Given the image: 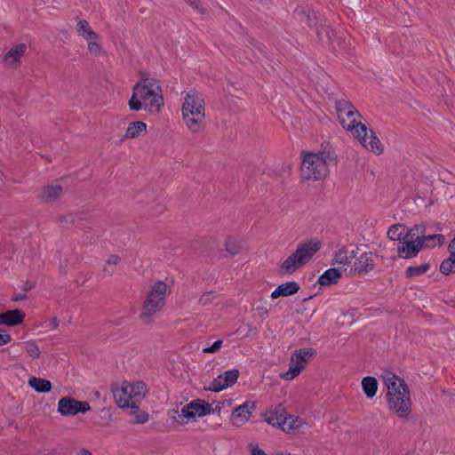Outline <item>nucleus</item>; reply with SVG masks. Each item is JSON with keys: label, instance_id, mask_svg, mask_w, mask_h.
<instances>
[{"label": "nucleus", "instance_id": "31", "mask_svg": "<svg viewBox=\"0 0 455 455\" xmlns=\"http://www.w3.org/2000/svg\"><path fill=\"white\" fill-rule=\"evenodd\" d=\"M419 241H424L425 247H435L442 245L444 243L445 237L443 235H428L418 236Z\"/></svg>", "mask_w": 455, "mask_h": 455}, {"label": "nucleus", "instance_id": "1", "mask_svg": "<svg viewBox=\"0 0 455 455\" xmlns=\"http://www.w3.org/2000/svg\"><path fill=\"white\" fill-rule=\"evenodd\" d=\"M383 381L387 388V407L398 417H407L411 411L410 390L403 379L391 371L382 375Z\"/></svg>", "mask_w": 455, "mask_h": 455}, {"label": "nucleus", "instance_id": "22", "mask_svg": "<svg viewBox=\"0 0 455 455\" xmlns=\"http://www.w3.org/2000/svg\"><path fill=\"white\" fill-rule=\"evenodd\" d=\"M28 385L36 392L41 393V394L48 393L52 388V385L51 381L44 379L36 378V377H31L28 379Z\"/></svg>", "mask_w": 455, "mask_h": 455}, {"label": "nucleus", "instance_id": "42", "mask_svg": "<svg viewBox=\"0 0 455 455\" xmlns=\"http://www.w3.org/2000/svg\"><path fill=\"white\" fill-rule=\"evenodd\" d=\"M180 416L187 419L195 418V411H193V409H191L190 403L181 408Z\"/></svg>", "mask_w": 455, "mask_h": 455}, {"label": "nucleus", "instance_id": "43", "mask_svg": "<svg viewBox=\"0 0 455 455\" xmlns=\"http://www.w3.org/2000/svg\"><path fill=\"white\" fill-rule=\"evenodd\" d=\"M221 345H222V340L219 339V340H216L215 342H213V344L212 346L204 348L203 351L204 353H211V354L215 353L220 350Z\"/></svg>", "mask_w": 455, "mask_h": 455}, {"label": "nucleus", "instance_id": "58", "mask_svg": "<svg viewBox=\"0 0 455 455\" xmlns=\"http://www.w3.org/2000/svg\"><path fill=\"white\" fill-rule=\"evenodd\" d=\"M275 455H291L290 453H286V454H283V453H276Z\"/></svg>", "mask_w": 455, "mask_h": 455}, {"label": "nucleus", "instance_id": "32", "mask_svg": "<svg viewBox=\"0 0 455 455\" xmlns=\"http://www.w3.org/2000/svg\"><path fill=\"white\" fill-rule=\"evenodd\" d=\"M405 227L402 224H395L391 226L387 231V237L393 241L402 242L403 240V231Z\"/></svg>", "mask_w": 455, "mask_h": 455}, {"label": "nucleus", "instance_id": "29", "mask_svg": "<svg viewBox=\"0 0 455 455\" xmlns=\"http://www.w3.org/2000/svg\"><path fill=\"white\" fill-rule=\"evenodd\" d=\"M77 32L80 36H83L85 39H97L99 37L91 28L89 22L85 20H81L77 23Z\"/></svg>", "mask_w": 455, "mask_h": 455}, {"label": "nucleus", "instance_id": "12", "mask_svg": "<svg viewBox=\"0 0 455 455\" xmlns=\"http://www.w3.org/2000/svg\"><path fill=\"white\" fill-rule=\"evenodd\" d=\"M114 399L119 408L129 409L131 414H135L139 411V405L136 401L132 400V396L129 395L127 388L116 387L112 390Z\"/></svg>", "mask_w": 455, "mask_h": 455}, {"label": "nucleus", "instance_id": "8", "mask_svg": "<svg viewBox=\"0 0 455 455\" xmlns=\"http://www.w3.org/2000/svg\"><path fill=\"white\" fill-rule=\"evenodd\" d=\"M412 230L404 234L403 240L398 243V257L405 259L414 258L418 255L420 249L424 247V241H419L418 236L414 239Z\"/></svg>", "mask_w": 455, "mask_h": 455}, {"label": "nucleus", "instance_id": "55", "mask_svg": "<svg viewBox=\"0 0 455 455\" xmlns=\"http://www.w3.org/2000/svg\"><path fill=\"white\" fill-rule=\"evenodd\" d=\"M103 273L105 275H112L113 274V271L112 270H109L107 267H104L103 269H102Z\"/></svg>", "mask_w": 455, "mask_h": 455}, {"label": "nucleus", "instance_id": "50", "mask_svg": "<svg viewBox=\"0 0 455 455\" xmlns=\"http://www.w3.org/2000/svg\"><path fill=\"white\" fill-rule=\"evenodd\" d=\"M34 288V284L29 283V282H26L22 286H21V290L24 291H30Z\"/></svg>", "mask_w": 455, "mask_h": 455}, {"label": "nucleus", "instance_id": "35", "mask_svg": "<svg viewBox=\"0 0 455 455\" xmlns=\"http://www.w3.org/2000/svg\"><path fill=\"white\" fill-rule=\"evenodd\" d=\"M224 379L220 374L217 378H215L211 384L208 387H205L204 389L207 391H212V392H220L223 389L228 388L226 383L223 382Z\"/></svg>", "mask_w": 455, "mask_h": 455}, {"label": "nucleus", "instance_id": "13", "mask_svg": "<svg viewBox=\"0 0 455 455\" xmlns=\"http://www.w3.org/2000/svg\"><path fill=\"white\" fill-rule=\"evenodd\" d=\"M257 403L252 401H246L242 405L236 407L231 415V422L234 426H240L246 422L251 411L256 409Z\"/></svg>", "mask_w": 455, "mask_h": 455}, {"label": "nucleus", "instance_id": "37", "mask_svg": "<svg viewBox=\"0 0 455 455\" xmlns=\"http://www.w3.org/2000/svg\"><path fill=\"white\" fill-rule=\"evenodd\" d=\"M24 349L32 358H38L40 356V349L36 342L28 340L24 343Z\"/></svg>", "mask_w": 455, "mask_h": 455}, {"label": "nucleus", "instance_id": "24", "mask_svg": "<svg viewBox=\"0 0 455 455\" xmlns=\"http://www.w3.org/2000/svg\"><path fill=\"white\" fill-rule=\"evenodd\" d=\"M146 130L147 124L144 122L135 121L129 124L124 136L126 138H137L140 136L142 132H145Z\"/></svg>", "mask_w": 455, "mask_h": 455}, {"label": "nucleus", "instance_id": "48", "mask_svg": "<svg viewBox=\"0 0 455 455\" xmlns=\"http://www.w3.org/2000/svg\"><path fill=\"white\" fill-rule=\"evenodd\" d=\"M26 299H27V295L25 293H19V294L14 295L12 298V301H21V300H24Z\"/></svg>", "mask_w": 455, "mask_h": 455}, {"label": "nucleus", "instance_id": "39", "mask_svg": "<svg viewBox=\"0 0 455 455\" xmlns=\"http://www.w3.org/2000/svg\"><path fill=\"white\" fill-rule=\"evenodd\" d=\"M139 95L136 91H132V95L128 102L129 108L132 111H139L142 108L141 101L137 98Z\"/></svg>", "mask_w": 455, "mask_h": 455}, {"label": "nucleus", "instance_id": "41", "mask_svg": "<svg viewBox=\"0 0 455 455\" xmlns=\"http://www.w3.org/2000/svg\"><path fill=\"white\" fill-rule=\"evenodd\" d=\"M134 415H135V417L132 419V422L136 423V424L146 423L149 419V414L145 411H142L140 412L138 411Z\"/></svg>", "mask_w": 455, "mask_h": 455}, {"label": "nucleus", "instance_id": "44", "mask_svg": "<svg viewBox=\"0 0 455 455\" xmlns=\"http://www.w3.org/2000/svg\"><path fill=\"white\" fill-rule=\"evenodd\" d=\"M88 50L91 52H93L96 55H98L101 52V46H100V44H99L96 42H89L88 43Z\"/></svg>", "mask_w": 455, "mask_h": 455}, {"label": "nucleus", "instance_id": "4", "mask_svg": "<svg viewBox=\"0 0 455 455\" xmlns=\"http://www.w3.org/2000/svg\"><path fill=\"white\" fill-rule=\"evenodd\" d=\"M167 288V284L162 281L156 282L152 286L147 299L143 303V308L140 314V318L143 323H150L151 316L163 307Z\"/></svg>", "mask_w": 455, "mask_h": 455}, {"label": "nucleus", "instance_id": "52", "mask_svg": "<svg viewBox=\"0 0 455 455\" xmlns=\"http://www.w3.org/2000/svg\"><path fill=\"white\" fill-rule=\"evenodd\" d=\"M77 455H92V452L87 449H82Z\"/></svg>", "mask_w": 455, "mask_h": 455}, {"label": "nucleus", "instance_id": "27", "mask_svg": "<svg viewBox=\"0 0 455 455\" xmlns=\"http://www.w3.org/2000/svg\"><path fill=\"white\" fill-rule=\"evenodd\" d=\"M186 125L192 132H197L204 116H197L196 114H182Z\"/></svg>", "mask_w": 455, "mask_h": 455}, {"label": "nucleus", "instance_id": "28", "mask_svg": "<svg viewBox=\"0 0 455 455\" xmlns=\"http://www.w3.org/2000/svg\"><path fill=\"white\" fill-rule=\"evenodd\" d=\"M430 263L426 262L420 266H410L405 270L406 278H414L426 274L430 269Z\"/></svg>", "mask_w": 455, "mask_h": 455}, {"label": "nucleus", "instance_id": "46", "mask_svg": "<svg viewBox=\"0 0 455 455\" xmlns=\"http://www.w3.org/2000/svg\"><path fill=\"white\" fill-rule=\"evenodd\" d=\"M224 403L225 402H217V401H215V402H213L212 403V410L213 411V414L216 413V412L217 413L220 412L221 409L224 406Z\"/></svg>", "mask_w": 455, "mask_h": 455}, {"label": "nucleus", "instance_id": "56", "mask_svg": "<svg viewBox=\"0 0 455 455\" xmlns=\"http://www.w3.org/2000/svg\"><path fill=\"white\" fill-rule=\"evenodd\" d=\"M449 247H451L452 250H455V237L451 241Z\"/></svg>", "mask_w": 455, "mask_h": 455}, {"label": "nucleus", "instance_id": "57", "mask_svg": "<svg viewBox=\"0 0 455 455\" xmlns=\"http://www.w3.org/2000/svg\"><path fill=\"white\" fill-rule=\"evenodd\" d=\"M313 296H309L308 298H305V299H303V301H307V300L310 299Z\"/></svg>", "mask_w": 455, "mask_h": 455}, {"label": "nucleus", "instance_id": "3", "mask_svg": "<svg viewBox=\"0 0 455 455\" xmlns=\"http://www.w3.org/2000/svg\"><path fill=\"white\" fill-rule=\"evenodd\" d=\"M327 174V160L323 152L303 154L301 162V177L303 180H322Z\"/></svg>", "mask_w": 455, "mask_h": 455}, {"label": "nucleus", "instance_id": "51", "mask_svg": "<svg viewBox=\"0 0 455 455\" xmlns=\"http://www.w3.org/2000/svg\"><path fill=\"white\" fill-rule=\"evenodd\" d=\"M49 325L52 329H56L59 326V320H58V318L57 317H53L52 319H51Z\"/></svg>", "mask_w": 455, "mask_h": 455}, {"label": "nucleus", "instance_id": "34", "mask_svg": "<svg viewBox=\"0 0 455 455\" xmlns=\"http://www.w3.org/2000/svg\"><path fill=\"white\" fill-rule=\"evenodd\" d=\"M221 376L224 379V383H226L227 387H229L233 386L239 377V370L238 369H232L229 371H226L223 373H221Z\"/></svg>", "mask_w": 455, "mask_h": 455}, {"label": "nucleus", "instance_id": "10", "mask_svg": "<svg viewBox=\"0 0 455 455\" xmlns=\"http://www.w3.org/2000/svg\"><path fill=\"white\" fill-rule=\"evenodd\" d=\"M182 114H196L197 116H204V100L201 93L189 92L183 103Z\"/></svg>", "mask_w": 455, "mask_h": 455}, {"label": "nucleus", "instance_id": "47", "mask_svg": "<svg viewBox=\"0 0 455 455\" xmlns=\"http://www.w3.org/2000/svg\"><path fill=\"white\" fill-rule=\"evenodd\" d=\"M107 262L109 265H117L120 262V258L116 254H112L108 257Z\"/></svg>", "mask_w": 455, "mask_h": 455}, {"label": "nucleus", "instance_id": "49", "mask_svg": "<svg viewBox=\"0 0 455 455\" xmlns=\"http://www.w3.org/2000/svg\"><path fill=\"white\" fill-rule=\"evenodd\" d=\"M251 455H267L263 450L256 447L251 450Z\"/></svg>", "mask_w": 455, "mask_h": 455}, {"label": "nucleus", "instance_id": "23", "mask_svg": "<svg viewBox=\"0 0 455 455\" xmlns=\"http://www.w3.org/2000/svg\"><path fill=\"white\" fill-rule=\"evenodd\" d=\"M362 388L367 398H373L378 391V381L371 376L364 377L362 380Z\"/></svg>", "mask_w": 455, "mask_h": 455}, {"label": "nucleus", "instance_id": "33", "mask_svg": "<svg viewBox=\"0 0 455 455\" xmlns=\"http://www.w3.org/2000/svg\"><path fill=\"white\" fill-rule=\"evenodd\" d=\"M285 421L286 424L283 425L282 430L287 433L291 430L298 429L302 424L301 419L291 415L285 416Z\"/></svg>", "mask_w": 455, "mask_h": 455}, {"label": "nucleus", "instance_id": "21", "mask_svg": "<svg viewBox=\"0 0 455 455\" xmlns=\"http://www.w3.org/2000/svg\"><path fill=\"white\" fill-rule=\"evenodd\" d=\"M356 257L355 251H348L347 249L342 248L335 252L334 259L331 264H339L347 266L349 265L353 259Z\"/></svg>", "mask_w": 455, "mask_h": 455}, {"label": "nucleus", "instance_id": "38", "mask_svg": "<svg viewBox=\"0 0 455 455\" xmlns=\"http://www.w3.org/2000/svg\"><path fill=\"white\" fill-rule=\"evenodd\" d=\"M242 249V245L235 238L228 237L226 241V250L231 255H236Z\"/></svg>", "mask_w": 455, "mask_h": 455}, {"label": "nucleus", "instance_id": "15", "mask_svg": "<svg viewBox=\"0 0 455 455\" xmlns=\"http://www.w3.org/2000/svg\"><path fill=\"white\" fill-rule=\"evenodd\" d=\"M63 193V188L59 184H51L43 188L38 195L39 199L45 204L55 202Z\"/></svg>", "mask_w": 455, "mask_h": 455}, {"label": "nucleus", "instance_id": "18", "mask_svg": "<svg viewBox=\"0 0 455 455\" xmlns=\"http://www.w3.org/2000/svg\"><path fill=\"white\" fill-rule=\"evenodd\" d=\"M284 409L279 405L275 410L268 411L265 415V421L273 427H278L281 429L286 424L285 415L283 414Z\"/></svg>", "mask_w": 455, "mask_h": 455}, {"label": "nucleus", "instance_id": "20", "mask_svg": "<svg viewBox=\"0 0 455 455\" xmlns=\"http://www.w3.org/2000/svg\"><path fill=\"white\" fill-rule=\"evenodd\" d=\"M190 407L195 411V418H202L206 415L213 414L212 404L202 399H195L190 402Z\"/></svg>", "mask_w": 455, "mask_h": 455}, {"label": "nucleus", "instance_id": "36", "mask_svg": "<svg viewBox=\"0 0 455 455\" xmlns=\"http://www.w3.org/2000/svg\"><path fill=\"white\" fill-rule=\"evenodd\" d=\"M224 379L220 374L217 378H215L211 384L208 387H205L204 389L207 391H212V392H220L223 389L228 388L226 383L223 382Z\"/></svg>", "mask_w": 455, "mask_h": 455}, {"label": "nucleus", "instance_id": "40", "mask_svg": "<svg viewBox=\"0 0 455 455\" xmlns=\"http://www.w3.org/2000/svg\"><path fill=\"white\" fill-rule=\"evenodd\" d=\"M215 298V294L213 291H206L202 294V296L199 299V303L202 306H207L212 302V300Z\"/></svg>", "mask_w": 455, "mask_h": 455}, {"label": "nucleus", "instance_id": "26", "mask_svg": "<svg viewBox=\"0 0 455 455\" xmlns=\"http://www.w3.org/2000/svg\"><path fill=\"white\" fill-rule=\"evenodd\" d=\"M124 387L127 388L129 395L132 396V400L135 401V399L144 396L146 385L141 381H138L132 385L124 384Z\"/></svg>", "mask_w": 455, "mask_h": 455}, {"label": "nucleus", "instance_id": "14", "mask_svg": "<svg viewBox=\"0 0 455 455\" xmlns=\"http://www.w3.org/2000/svg\"><path fill=\"white\" fill-rule=\"evenodd\" d=\"M374 257H377V255L371 251H366L362 253L358 258L355 257L354 267L351 270L359 275L367 274L369 271L372 270L375 266Z\"/></svg>", "mask_w": 455, "mask_h": 455}, {"label": "nucleus", "instance_id": "16", "mask_svg": "<svg viewBox=\"0 0 455 455\" xmlns=\"http://www.w3.org/2000/svg\"><path fill=\"white\" fill-rule=\"evenodd\" d=\"M25 313L20 309L7 310L0 314V324L16 326L24 321Z\"/></svg>", "mask_w": 455, "mask_h": 455}, {"label": "nucleus", "instance_id": "2", "mask_svg": "<svg viewBox=\"0 0 455 455\" xmlns=\"http://www.w3.org/2000/svg\"><path fill=\"white\" fill-rule=\"evenodd\" d=\"M321 247L322 243L319 240L308 239L300 242L297 245L296 251L280 266V274H293L299 268L308 263Z\"/></svg>", "mask_w": 455, "mask_h": 455}, {"label": "nucleus", "instance_id": "17", "mask_svg": "<svg viewBox=\"0 0 455 455\" xmlns=\"http://www.w3.org/2000/svg\"><path fill=\"white\" fill-rule=\"evenodd\" d=\"M300 289L299 284L295 281L286 282L278 285L271 293V298L275 299L279 297H288L297 293Z\"/></svg>", "mask_w": 455, "mask_h": 455}, {"label": "nucleus", "instance_id": "7", "mask_svg": "<svg viewBox=\"0 0 455 455\" xmlns=\"http://www.w3.org/2000/svg\"><path fill=\"white\" fill-rule=\"evenodd\" d=\"M315 355L316 350L312 347L295 350L290 361L289 370L282 375L283 379L286 380L293 379Z\"/></svg>", "mask_w": 455, "mask_h": 455}, {"label": "nucleus", "instance_id": "45", "mask_svg": "<svg viewBox=\"0 0 455 455\" xmlns=\"http://www.w3.org/2000/svg\"><path fill=\"white\" fill-rule=\"evenodd\" d=\"M11 335L0 330V347L11 341Z\"/></svg>", "mask_w": 455, "mask_h": 455}, {"label": "nucleus", "instance_id": "6", "mask_svg": "<svg viewBox=\"0 0 455 455\" xmlns=\"http://www.w3.org/2000/svg\"><path fill=\"white\" fill-rule=\"evenodd\" d=\"M336 111L344 129L353 133L356 132V130L359 129H361V132H366V125L356 120V116L362 118L361 114L350 101L346 100H336Z\"/></svg>", "mask_w": 455, "mask_h": 455}, {"label": "nucleus", "instance_id": "54", "mask_svg": "<svg viewBox=\"0 0 455 455\" xmlns=\"http://www.w3.org/2000/svg\"><path fill=\"white\" fill-rule=\"evenodd\" d=\"M60 221L68 222V221H73V220H72L71 216H63L60 218Z\"/></svg>", "mask_w": 455, "mask_h": 455}, {"label": "nucleus", "instance_id": "9", "mask_svg": "<svg viewBox=\"0 0 455 455\" xmlns=\"http://www.w3.org/2000/svg\"><path fill=\"white\" fill-rule=\"evenodd\" d=\"M90 410L88 402L77 401L71 396H64L58 403V412L66 417L75 416L79 412L85 413Z\"/></svg>", "mask_w": 455, "mask_h": 455}, {"label": "nucleus", "instance_id": "11", "mask_svg": "<svg viewBox=\"0 0 455 455\" xmlns=\"http://www.w3.org/2000/svg\"><path fill=\"white\" fill-rule=\"evenodd\" d=\"M369 132L370 135L368 134V129L366 128L365 136L364 132H361V129L356 130V132L354 134L365 148L376 153L377 155L382 154L384 148L379 139L372 130H369Z\"/></svg>", "mask_w": 455, "mask_h": 455}, {"label": "nucleus", "instance_id": "19", "mask_svg": "<svg viewBox=\"0 0 455 455\" xmlns=\"http://www.w3.org/2000/svg\"><path fill=\"white\" fill-rule=\"evenodd\" d=\"M342 274L338 268H329L325 270L319 277L318 283L322 286H329L338 283L339 279L341 278Z\"/></svg>", "mask_w": 455, "mask_h": 455}, {"label": "nucleus", "instance_id": "25", "mask_svg": "<svg viewBox=\"0 0 455 455\" xmlns=\"http://www.w3.org/2000/svg\"><path fill=\"white\" fill-rule=\"evenodd\" d=\"M450 257L443 259L440 265V271L443 275H450L451 273H455V250H452L451 247H449Z\"/></svg>", "mask_w": 455, "mask_h": 455}, {"label": "nucleus", "instance_id": "5", "mask_svg": "<svg viewBox=\"0 0 455 455\" xmlns=\"http://www.w3.org/2000/svg\"><path fill=\"white\" fill-rule=\"evenodd\" d=\"M132 91H136L141 100H149L151 110L154 108L155 111H159L164 105L162 87L154 78L143 77L133 86Z\"/></svg>", "mask_w": 455, "mask_h": 455}, {"label": "nucleus", "instance_id": "30", "mask_svg": "<svg viewBox=\"0 0 455 455\" xmlns=\"http://www.w3.org/2000/svg\"><path fill=\"white\" fill-rule=\"evenodd\" d=\"M27 49L25 44H19L14 47L11 48L7 53L5 54L4 60L8 61L10 59H12V62H19L20 57L23 55Z\"/></svg>", "mask_w": 455, "mask_h": 455}, {"label": "nucleus", "instance_id": "53", "mask_svg": "<svg viewBox=\"0 0 455 455\" xmlns=\"http://www.w3.org/2000/svg\"><path fill=\"white\" fill-rule=\"evenodd\" d=\"M189 5L193 6L194 8H197V3L196 0H185Z\"/></svg>", "mask_w": 455, "mask_h": 455}]
</instances>
